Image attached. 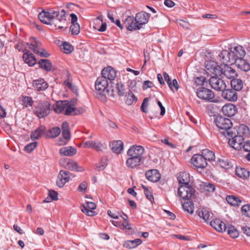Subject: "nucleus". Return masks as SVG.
<instances>
[{
  "label": "nucleus",
  "instance_id": "obj_1",
  "mask_svg": "<svg viewBox=\"0 0 250 250\" xmlns=\"http://www.w3.org/2000/svg\"><path fill=\"white\" fill-rule=\"evenodd\" d=\"M39 19L41 22L46 24H51L55 18H56L57 21H59L60 24L55 23V27L58 29L66 28V16L64 10L61 12L51 10L50 11L41 12L38 15Z\"/></svg>",
  "mask_w": 250,
  "mask_h": 250
},
{
  "label": "nucleus",
  "instance_id": "obj_2",
  "mask_svg": "<svg viewBox=\"0 0 250 250\" xmlns=\"http://www.w3.org/2000/svg\"><path fill=\"white\" fill-rule=\"evenodd\" d=\"M246 55V51L242 46L237 45L231 46L229 51L223 50L219 54V57L224 63H233L237 60L244 58Z\"/></svg>",
  "mask_w": 250,
  "mask_h": 250
},
{
  "label": "nucleus",
  "instance_id": "obj_3",
  "mask_svg": "<svg viewBox=\"0 0 250 250\" xmlns=\"http://www.w3.org/2000/svg\"><path fill=\"white\" fill-rule=\"evenodd\" d=\"M108 81L101 76L99 77L95 82V89L99 94L103 96L104 99L106 97H114V92H110L108 88Z\"/></svg>",
  "mask_w": 250,
  "mask_h": 250
},
{
  "label": "nucleus",
  "instance_id": "obj_4",
  "mask_svg": "<svg viewBox=\"0 0 250 250\" xmlns=\"http://www.w3.org/2000/svg\"><path fill=\"white\" fill-rule=\"evenodd\" d=\"M195 190L189 185H180L177 195L184 200H188L194 196Z\"/></svg>",
  "mask_w": 250,
  "mask_h": 250
},
{
  "label": "nucleus",
  "instance_id": "obj_5",
  "mask_svg": "<svg viewBox=\"0 0 250 250\" xmlns=\"http://www.w3.org/2000/svg\"><path fill=\"white\" fill-rule=\"evenodd\" d=\"M50 103L47 101L39 103L35 108V114L39 118L45 117L50 112Z\"/></svg>",
  "mask_w": 250,
  "mask_h": 250
},
{
  "label": "nucleus",
  "instance_id": "obj_6",
  "mask_svg": "<svg viewBox=\"0 0 250 250\" xmlns=\"http://www.w3.org/2000/svg\"><path fill=\"white\" fill-rule=\"evenodd\" d=\"M197 96L206 102H213L214 98V93L210 89L202 87L198 89L196 92Z\"/></svg>",
  "mask_w": 250,
  "mask_h": 250
},
{
  "label": "nucleus",
  "instance_id": "obj_7",
  "mask_svg": "<svg viewBox=\"0 0 250 250\" xmlns=\"http://www.w3.org/2000/svg\"><path fill=\"white\" fill-rule=\"evenodd\" d=\"M210 86L214 90L222 91L227 88V84L222 79L215 76H211L209 80Z\"/></svg>",
  "mask_w": 250,
  "mask_h": 250
},
{
  "label": "nucleus",
  "instance_id": "obj_8",
  "mask_svg": "<svg viewBox=\"0 0 250 250\" xmlns=\"http://www.w3.org/2000/svg\"><path fill=\"white\" fill-rule=\"evenodd\" d=\"M60 164L66 169L72 171H83V168L79 167L77 163L71 159L65 158L61 159L60 161Z\"/></svg>",
  "mask_w": 250,
  "mask_h": 250
},
{
  "label": "nucleus",
  "instance_id": "obj_9",
  "mask_svg": "<svg viewBox=\"0 0 250 250\" xmlns=\"http://www.w3.org/2000/svg\"><path fill=\"white\" fill-rule=\"evenodd\" d=\"M221 65L219 66L217 63L213 61H207L205 66V71L209 75H215L216 76L220 75Z\"/></svg>",
  "mask_w": 250,
  "mask_h": 250
},
{
  "label": "nucleus",
  "instance_id": "obj_10",
  "mask_svg": "<svg viewBox=\"0 0 250 250\" xmlns=\"http://www.w3.org/2000/svg\"><path fill=\"white\" fill-rule=\"evenodd\" d=\"M216 126L220 129L227 130L232 126L231 121L222 116H217L214 120Z\"/></svg>",
  "mask_w": 250,
  "mask_h": 250
},
{
  "label": "nucleus",
  "instance_id": "obj_11",
  "mask_svg": "<svg viewBox=\"0 0 250 250\" xmlns=\"http://www.w3.org/2000/svg\"><path fill=\"white\" fill-rule=\"evenodd\" d=\"M41 43L34 38L31 39V43L29 45V48L35 53L41 57H47L49 54L45 50L40 48Z\"/></svg>",
  "mask_w": 250,
  "mask_h": 250
},
{
  "label": "nucleus",
  "instance_id": "obj_12",
  "mask_svg": "<svg viewBox=\"0 0 250 250\" xmlns=\"http://www.w3.org/2000/svg\"><path fill=\"white\" fill-rule=\"evenodd\" d=\"M191 164L197 168L203 169L205 168L208 163L206 161L204 156L202 154H194L191 159Z\"/></svg>",
  "mask_w": 250,
  "mask_h": 250
},
{
  "label": "nucleus",
  "instance_id": "obj_13",
  "mask_svg": "<svg viewBox=\"0 0 250 250\" xmlns=\"http://www.w3.org/2000/svg\"><path fill=\"white\" fill-rule=\"evenodd\" d=\"M223 74L228 79H233L237 77V73L235 70L227 64H221L220 75Z\"/></svg>",
  "mask_w": 250,
  "mask_h": 250
},
{
  "label": "nucleus",
  "instance_id": "obj_14",
  "mask_svg": "<svg viewBox=\"0 0 250 250\" xmlns=\"http://www.w3.org/2000/svg\"><path fill=\"white\" fill-rule=\"evenodd\" d=\"M70 179V173L65 170H61L58 175L56 184L59 188H62Z\"/></svg>",
  "mask_w": 250,
  "mask_h": 250
},
{
  "label": "nucleus",
  "instance_id": "obj_15",
  "mask_svg": "<svg viewBox=\"0 0 250 250\" xmlns=\"http://www.w3.org/2000/svg\"><path fill=\"white\" fill-rule=\"evenodd\" d=\"M150 14L146 12L141 11L135 15V20L136 21L140 29L147 23L150 18Z\"/></svg>",
  "mask_w": 250,
  "mask_h": 250
},
{
  "label": "nucleus",
  "instance_id": "obj_16",
  "mask_svg": "<svg viewBox=\"0 0 250 250\" xmlns=\"http://www.w3.org/2000/svg\"><path fill=\"white\" fill-rule=\"evenodd\" d=\"M124 24L126 29L128 31H132L140 29L135 18L133 16H128L124 21Z\"/></svg>",
  "mask_w": 250,
  "mask_h": 250
},
{
  "label": "nucleus",
  "instance_id": "obj_17",
  "mask_svg": "<svg viewBox=\"0 0 250 250\" xmlns=\"http://www.w3.org/2000/svg\"><path fill=\"white\" fill-rule=\"evenodd\" d=\"M116 71L111 66L104 68L102 71V77L104 79L112 81L116 77Z\"/></svg>",
  "mask_w": 250,
  "mask_h": 250
},
{
  "label": "nucleus",
  "instance_id": "obj_18",
  "mask_svg": "<svg viewBox=\"0 0 250 250\" xmlns=\"http://www.w3.org/2000/svg\"><path fill=\"white\" fill-rule=\"evenodd\" d=\"M222 112L223 114L228 117H232L237 112V107L232 104H227L222 107Z\"/></svg>",
  "mask_w": 250,
  "mask_h": 250
},
{
  "label": "nucleus",
  "instance_id": "obj_19",
  "mask_svg": "<svg viewBox=\"0 0 250 250\" xmlns=\"http://www.w3.org/2000/svg\"><path fill=\"white\" fill-rule=\"evenodd\" d=\"M243 138L241 136H235L234 137L229 139V144L235 149H240L243 147Z\"/></svg>",
  "mask_w": 250,
  "mask_h": 250
},
{
  "label": "nucleus",
  "instance_id": "obj_20",
  "mask_svg": "<svg viewBox=\"0 0 250 250\" xmlns=\"http://www.w3.org/2000/svg\"><path fill=\"white\" fill-rule=\"evenodd\" d=\"M127 152L130 153L132 155L136 156L139 158H145L143 156L145 152V149L141 146H132L128 149Z\"/></svg>",
  "mask_w": 250,
  "mask_h": 250
},
{
  "label": "nucleus",
  "instance_id": "obj_21",
  "mask_svg": "<svg viewBox=\"0 0 250 250\" xmlns=\"http://www.w3.org/2000/svg\"><path fill=\"white\" fill-rule=\"evenodd\" d=\"M222 92V96L225 100L231 102H235L237 100V95L234 90L226 88Z\"/></svg>",
  "mask_w": 250,
  "mask_h": 250
},
{
  "label": "nucleus",
  "instance_id": "obj_22",
  "mask_svg": "<svg viewBox=\"0 0 250 250\" xmlns=\"http://www.w3.org/2000/svg\"><path fill=\"white\" fill-rule=\"evenodd\" d=\"M210 225L218 232H223L226 229L225 223L220 219L215 218L210 222Z\"/></svg>",
  "mask_w": 250,
  "mask_h": 250
},
{
  "label": "nucleus",
  "instance_id": "obj_23",
  "mask_svg": "<svg viewBox=\"0 0 250 250\" xmlns=\"http://www.w3.org/2000/svg\"><path fill=\"white\" fill-rule=\"evenodd\" d=\"M146 176L147 180L152 182H157L161 177V175L157 169H151L146 172Z\"/></svg>",
  "mask_w": 250,
  "mask_h": 250
},
{
  "label": "nucleus",
  "instance_id": "obj_24",
  "mask_svg": "<svg viewBox=\"0 0 250 250\" xmlns=\"http://www.w3.org/2000/svg\"><path fill=\"white\" fill-rule=\"evenodd\" d=\"M197 214L205 222H207L212 217V213L207 208H200L196 211Z\"/></svg>",
  "mask_w": 250,
  "mask_h": 250
},
{
  "label": "nucleus",
  "instance_id": "obj_25",
  "mask_svg": "<svg viewBox=\"0 0 250 250\" xmlns=\"http://www.w3.org/2000/svg\"><path fill=\"white\" fill-rule=\"evenodd\" d=\"M32 86L36 90L43 91L47 88L48 84L43 79H39L33 81Z\"/></svg>",
  "mask_w": 250,
  "mask_h": 250
},
{
  "label": "nucleus",
  "instance_id": "obj_26",
  "mask_svg": "<svg viewBox=\"0 0 250 250\" xmlns=\"http://www.w3.org/2000/svg\"><path fill=\"white\" fill-rule=\"evenodd\" d=\"M93 28L98 31L104 32L106 29V23L103 21V17L98 16L95 21V25Z\"/></svg>",
  "mask_w": 250,
  "mask_h": 250
},
{
  "label": "nucleus",
  "instance_id": "obj_27",
  "mask_svg": "<svg viewBox=\"0 0 250 250\" xmlns=\"http://www.w3.org/2000/svg\"><path fill=\"white\" fill-rule=\"evenodd\" d=\"M77 153V149L73 146L63 147L59 150V153L62 156H72Z\"/></svg>",
  "mask_w": 250,
  "mask_h": 250
},
{
  "label": "nucleus",
  "instance_id": "obj_28",
  "mask_svg": "<svg viewBox=\"0 0 250 250\" xmlns=\"http://www.w3.org/2000/svg\"><path fill=\"white\" fill-rule=\"evenodd\" d=\"M235 65L240 69L244 71H248L250 70V64L244 58L237 60L233 62Z\"/></svg>",
  "mask_w": 250,
  "mask_h": 250
},
{
  "label": "nucleus",
  "instance_id": "obj_29",
  "mask_svg": "<svg viewBox=\"0 0 250 250\" xmlns=\"http://www.w3.org/2000/svg\"><path fill=\"white\" fill-rule=\"evenodd\" d=\"M45 126H40L31 132L30 138L32 140H38L45 133Z\"/></svg>",
  "mask_w": 250,
  "mask_h": 250
},
{
  "label": "nucleus",
  "instance_id": "obj_30",
  "mask_svg": "<svg viewBox=\"0 0 250 250\" xmlns=\"http://www.w3.org/2000/svg\"><path fill=\"white\" fill-rule=\"evenodd\" d=\"M125 91V86L122 83H117L114 88L111 92H114L115 96L116 95L122 97L124 95Z\"/></svg>",
  "mask_w": 250,
  "mask_h": 250
},
{
  "label": "nucleus",
  "instance_id": "obj_31",
  "mask_svg": "<svg viewBox=\"0 0 250 250\" xmlns=\"http://www.w3.org/2000/svg\"><path fill=\"white\" fill-rule=\"evenodd\" d=\"M101 143L97 141L88 140L83 142V146L87 148H93L98 150L101 148Z\"/></svg>",
  "mask_w": 250,
  "mask_h": 250
},
{
  "label": "nucleus",
  "instance_id": "obj_32",
  "mask_svg": "<svg viewBox=\"0 0 250 250\" xmlns=\"http://www.w3.org/2000/svg\"><path fill=\"white\" fill-rule=\"evenodd\" d=\"M145 159H126L125 164L128 168H135L144 163Z\"/></svg>",
  "mask_w": 250,
  "mask_h": 250
},
{
  "label": "nucleus",
  "instance_id": "obj_33",
  "mask_svg": "<svg viewBox=\"0 0 250 250\" xmlns=\"http://www.w3.org/2000/svg\"><path fill=\"white\" fill-rule=\"evenodd\" d=\"M111 147L114 152L119 154L123 150L124 144L123 142L120 140L115 141L111 143Z\"/></svg>",
  "mask_w": 250,
  "mask_h": 250
},
{
  "label": "nucleus",
  "instance_id": "obj_34",
  "mask_svg": "<svg viewBox=\"0 0 250 250\" xmlns=\"http://www.w3.org/2000/svg\"><path fill=\"white\" fill-rule=\"evenodd\" d=\"M68 104L67 101H58L53 106L55 112L58 113H62L65 110L66 105Z\"/></svg>",
  "mask_w": 250,
  "mask_h": 250
},
{
  "label": "nucleus",
  "instance_id": "obj_35",
  "mask_svg": "<svg viewBox=\"0 0 250 250\" xmlns=\"http://www.w3.org/2000/svg\"><path fill=\"white\" fill-rule=\"evenodd\" d=\"M23 59L25 62L30 66H33L36 63L37 60L35 56L29 52L23 55Z\"/></svg>",
  "mask_w": 250,
  "mask_h": 250
},
{
  "label": "nucleus",
  "instance_id": "obj_36",
  "mask_svg": "<svg viewBox=\"0 0 250 250\" xmlns=\"http://www.w3.org/2000/svg\"><path fill=\"white\" fill-rule=\"evenodd\" d=\"M142 243L141 239L137 238L133 240H127L124 242L123 245L124 247L127 249H134Z\"/></svg>",
  "mask_w": 250,
  "mask_h": 250
},
{
  "label": "nucleus",
  "instance_id": "obj_37",
  "mask_svg": "<svg viewBox=\"0 0 250 250\" xmlns=\"http://www.w3.org/2000/svg\"><path fill=\"white\" fill-rule=\"evenodd\" d=\"M250 131L249 127L244 125H239L237 130L238 136H241L242 138H246L249 136Z\"/></svg>",
  "mask_w": 250,
  "mask_h": 250
},
{
  "label": "nucleus",
  "instance_id": "obj_38",
  "mask_svg": "<svg viewBox=\"0 0 250 250\" xmlns=\"http://www.w3.org/2000/svg\"><path fill=\"white\" fill-rule=\"evenodd\" d=\"M177 179L180 185H189V176L186 172H181L178 176Z\"/></svg>",
  "mask_w": 250,
  "mask_h": 250
},
{
  "label": "nucleus",
  "instance_id": "obj_39",
  "mask_svg": "<svg viewBox=\"0 0 250 250\" xmlns=\"http://www.w3.org/2000/svg\"><path fill=\"white\" fill-rule=\"evenodd\" d=\"M62 135L65 140H69L70 139V133L69 129V124L66 122H64L62 125Z\"/></svg>",
  "mask_w": 250,
  "mask_h": 250
},
{
  "label": "nucleus",
  "instance_id": "obj_40",
  "mask_svg": "<svg viewBox=\"0 0 250 250\" xmlns=\"http://www.w3.org/2000/svg\"><path fill=\"white\" fill-rule=\"evenodd\" d=\"M236 175L242 179H246L249 176L250 172L247 169L241 167H237L235 169Z\"/></svg>",
  "mask_w": 250,
  "mask_h": 250
},
{
  "label": "nucleus",
  "instance_id": "obj_41",
  "mask_svg": "<svg viewBox=\"0 0 250 250\" xmlns=\"http://www.w3.org/2000/svg\"><path fill=\"white\" fill-rule=\"evenodd\" d=\"M228 203L231 206H238L241 203V199L234 195H229L226 197Z\"/></svg>",
  "mask_w": 250,
  "mask_h": 250
},
{
  "label": "nucleus",
  "instance_id": "obj_42",
  "mask_svg": "<svg viewBox=\"0 0 250 250\" xmlns=\"http://www.w3.org/2000/svg\"><path fill=\"white\" fill-rule=\"evenodd\" d=\"M230 84L232 88L236 91L241 90L243 86V83L241 80L239 79L233 78L232 80L231 81Z\"/></svg>",
  "mask_w": 250,
  "mask_h": 250
},
{
  "label": "nucleus",
  "instance_id": "obj_43",
  "mask_svg": "<svg viewBox=\"0 0 250 250\" xmlns=\"http://www.w3.org/2000/svg\"><path fill=\"white\" fill-rule=\"evenodd\" d=\"M40 67L45 70L47 71H50L52 69V64L50 62L46 59H41L39 62Z\"/></svg>",
  "mask_w": 250,
  "mask_h": 250
},
{
  "label": "nucleus",
  "instance_id": "obj_44",
  "mask_svg": "<svg viewBox=\"0 0 250 250\" xmlns=\"http://www.w3.org/2000/svg\"><path fill=\"white\" fill-rule=\"evenodd\" d=\"M202 155V156H204L206 162H207V161H213L215 159L214 153L208 149L203 150Z\"/></svg>",
  "mask_w": 250,
  "mask_h": 250
},
{
  "label": "nucleus",
  "instance_id": "obj_45",
  "mask_svg": "<svg viewBox=\"0 0 250 250\" xmlns=\"http://www.w3.org/2000/svg\"><path fill=\"white\" fill-rule=\"evenodd\" d=\"M183 208L185 211L192 214L194 212V206L191 202H187L182 205Z\"/></svg>",
  "mask_w": 250,
  "mask_h": 250
},
{
  "label": "nucleus",
  "instance_id": "obj_46",
  "mask_svg": "<svg viewBox=\"0 0 250 250\" xmlns=\"http://www.w3.org/2000/svg\"><path fill=\"white\" fill-rule=\"evenodd\" d=\"M228 234L232 238H235L239 236V232L237 229L232 226H229L226 227V229Z\"/></svg>",
  "mask_w": 250,
  "mask_h": 250
},
{
  "label": "nucleus",
  "instance_id": "obj_47",
  "mask_svg": "<svg viewBox=\"0 0 250 250\" xmlns=\"http://www.w3.org/2000/svg\"><path fill=\"white\" fill-rule=\"evenodd\" d=\"M217 165L225 169H229L231 167V164L226 158L219 159L217 162Z\"/></svg>",
  "mask_w": 250,
  "mask_h": 250
},
{
  "label": "nucleus",
  "instance_id": "obj_48",
  "mask_svg": "<svg viewBox=\"0 0 250 250\" xmlns=\"http://www.w3.org/2000/svg\"><path fill=\"white\" fill-rule=\"evenodd\" d=\"M61 133V129L58 127H53L47 132V136L49 138H55L59 135Z\"/></svg>",
  "mask_w": 250,
  "mask_h": 250
},
{
  "label": "nucleus",
  "instance_id": "obj_49",
  "mask_svg": "<svg viewBox=\"0 0 250 250\" xmlns=\"http://www.w3.org/2000/svg\"><path fill=\"white\" fill-rule=\"evenodd\" d=\"M107 162L108 160L106 157L102 158L96 165V169L98 171L104 170L107 165Z\"/></svg>",
  "mask_w": 250,
  "mask_h": 250
},
{
  "label": "nucleus",
  "instance_id": "obj_50",
  "mask_svg": "<svg viewBox=\"0 0 250 250\" xmlns=\"http://www.w3.org/2000/svg\"><path fill=\"white\" fill-rule=\"evenodd\" d=\"M137 100L136 97L131 92L128 93L126 95L125 103L128 105H131L136 103Z\"/></svg>",
  "mask_w": 250,
  "mask_h": 250
},
{
  "label": "nucleus",
  "instance_id": "obj_51",
  "mask_svg": "<svg viewBox=\"0 0 250 250\" xmlns=\"http://www.w3.org/2000/svg\"><path fill=\"white\" fill-rule=\"evenodd\" d=\"M202 187L205 191L209 193L213 192L215 189V186L209 183H203L202 184Z\"/></svg>",
  "mask_w": 250,
  "mask_h": 250
},
{
  "label": "nucleus",
  "instance_id": "obj_52",
  "mask_svg": "<svg viewBox=\"0 0 250 250\" xmlns=\"http://www.w3.org/2000/svg\"><path fill=\"white\" fill-rule=\"evenodd\" d=\"M64 84L66 86L70 89L73 92L75 93L77 95H78V88L75 85L73 84L70 79H67L65 80L64 82Z\"/></svg>",
  "mask_w": 250,
  "mask_h": 250
},
{
  "label": "nucleus",
  "instance_id": "obj_53",
  "mask_svg": "<svg viewBox=\"0 0 250 250\" xmlns=\"http://www.w3.org/2000/svg\"><path fill=\"white\" fill-rule=\"evenodd\" d=\"M62 50L66 54H70L73 50V47L70 43L65 42L61 47Z\"/></svg>",
  "mask_w": 250,
  "mask_h": 250
},
{
  "label": "nucleus",
  "instance_id": "obj_54",
  "mask_svg": "<svg viewBox=\"0 0 250 250\" xmlns=\"http://www.w3.org/2000/svg\"><path fill=\"white\" fill-rule=\"evenodd\" d=\"M76 108L73 105H71L69 102L66 105L65 110H64V114L66 115H74L75 112Z\"/></svg>",
  "mask_w": 250,
  "mask_h": 250
},
{
  "label": "nucleus",
  "instance_id": "obj_55",
  "mask_svg": "<svg viewBox=\"0 0 250 250\" xmlns=\"http://www.w3.org/2000/svg\"><path fill=\"white\" fill-rule=\"evenodd\" d=\"M38 143L37 142L29 143L26 145L24 148V150L27 153H30L37 147Z\"/></svg>",
  "mask_w": 250,
  "mask_h": 250
},
{
  "label": "nucleus",
  "instance_id": "obj_56",
  "mask_svg": "<svg viewBox=\"0 0 250 250\" xmlns=\"http://www.w3.org/2000/svg\"><path fill=\"white\" fill-rule=\"evenodd\" d=\"M22 102L23 104L25 107L32 106L33 103V101L32 98L30 97L24 96L22 98Z\"/></svg>",
  "mask_w": 250,
  "mask_h": 250
},
{
  "label": "nucleus",
  "instance_id": "obj_57",
  "mask_svg": "<svg viewBox=\"0 0 250 250\" xmlns=\"http://www.w3.org/2000/svg\"><path fill=\"white\" fill-rule=\"evenodd\" d=\"M71 33L74 35H77L80 33V25L78 23H73L70 27Z\"/></svg>",
  "mask_w": 250,
  "mask_h": 250
},
{
  "label": "nucleus",
  "instance_id": "obj_58",
  "mask_svg": "<svg viewBox=\"0 0 250 250\" xmlns=\"http://www.w3.org/2000/svg\"><path fill=\"white\" fill-rule=\"evenodd\" d=\"M81 210L83 212L89 216H93L96 213L95 212L91 209H88L86 208V206L84 205H83L81 207Z\"/></svg>",
  "mask_w": 250,
  "mask_h": 250
},
{
  "label": "nucleus",
  "instance_id": "obj_59",
  "mask_svg": "<svg viewBox=\"0 0 250 250\" xmlns=\"http://www.w3.org/2000/svg\"><path fill=\"white\" fill-rule=\"evenodd\" d=\"M241 211L244 215L250 218V205H245L243 206Z\"/></svg>",
  "mask_w": 250,
  "mask_h": 250
},
{
  "label": "nucleus",
  "instance_id": "obj_60",
  "mask_svg": "<svg viewBox=\"0 0 250 250\" xmlns=\"http://www.w3.org/2000/svg\"><path fill=\"white\" fill-rule=\"evenodd\" d=\"M142 188H143L144 190V193L145 195L146 196V198L150 201L152 202L154 201V198L153 196L151 193V192L149 191L147 188L145 187V186H142Z\"/></svg>",
  "mask_w": 250,
  "mask_h": 250
},
{
  "label": "nucleus",
  "instance_id": "obj_61",
  "mask_svg": "<svg viewBox=\"0 0 250 250\" xmlns=\"http://www.w3.org/2000/svg\"><path fill=\"white\" fill-rule=\"evenodd\" d=\"M148 98H146L144 99L143 102L141 104V110L145 113H146L147 112V108L148 105Z\"/></svg>",
  "mask_w": 250,
  "mask_h": 250
},
{
  "label": "nucleus",
  "instance_id": "obj_62",
  "mask_svg": "<svg viewBox=\"0 0 250 250\" xmlns=\"http://www.w3.org/2000/svg\"><path fill=\"white\" fill-rule=\"evenodd\" d=\"M87 187V183L85 181H83L79 185L78 190L80 192L84 193L86 190Z\"/></svg>",
  "mask_w": 250,
  "mask_h": 250
},
{
  "label": "nucleus",
  "instance_id": "obj_63",
  "mask_svg": "<svg viewBox=\"0 0 250 250\" xmlns=\"http://www.w3.org/2000/svg\"><path fill=\"white\" fill-rule=\"evenodd\" d=\"M121 229L123 230H130L131 229V224L129 223V220L125 221L124 222L121 223Z\"/></svg>",
  "mask_w": 250,
  "mask_h": 250
},
{
  "label": "nucleus",
  "instance_id": "obj_64",
  "mask_svg": "<svg viewBox=\"0 0 250 250\" xmlns=\"http://www.w3.org/2000/svg\"><path fill=\"white\" fill-rule=\"evenodd\" d=\"M48 195L53 200H57L58 199V193L53 190H50L48 191Z\"/></svg>",
  "mask_w": 250,
  "mask_h": 250
}]
</instances>
